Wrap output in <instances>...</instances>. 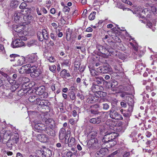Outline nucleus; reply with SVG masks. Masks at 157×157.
Listing matches in <instances>:
<instances>
[{
  "mask_svg": "<svg viewBox=\"0 0 157 157\" xmlns=\"http://www.w3.org/2000/svg\"><path fill=\"white\" fill-rule=\"evenodd\" d=\"M118 57L121 59L123 60L125 59L124 56L121 53H117V56Z\"/></svg>",
  "mask_w": 157,
  "mask_h": 157,
  "instance_id": "54",
  "label": "nucleus"
},
{
  "mask_svg": "<svg viewBox=\"0 0 157 157\" xmlns=\"http://www.w3.org/2000/svg\"><path fill=\"white\" fill-rule=\"evenodd\" d=\"M37 35L38 39L40 41H42L43 40H44V36H43V34H42L41 32H38Z\"/></svg>",
  "mask_w": 157,
  "mask_h": 157,
  "instance_id": "45",
  "label": "nucleus"
},
{
  "mask_svg": "<svg viewBox=\"0 0 157 157\" xmlns=\"http://www.w3.org/2000/svg\"><path fill=\"white\" fill-rule=\"evenodd\" d=\"M90 71L91 74L93 76H96L98 75L99 73H100V72H99L97 69V70H96L93 68H90Z\"/></svg>",
  "mask_w": 157,
  "mask_h": 157,
  "instance_id": "27",
  "label": "nucleus"
},
{
  "mask_svg": "<svg viewBox=\"0 0 157 157\" xmlns=\"http://www.w3.org/2000/svg\"><path fill=\"white\" fill-rule=\"evenodd\" d=\"M33 18V17L30 14L24 15L23 19L25 21H28L31 20Z\"/></svg>",
  "mask_w": 157,
  "mask_h": 157,
  "instance_id": "37",
  "label": "nucleus"
},
{
  "mask_svg": "<svg viewBox=\"0 0 157 157\" xmlns=\"http://www.w3.org/2000/svg\"><path fill=\"white\" fill-rule=\"evenodd\" d=\"M45 87L44 86L39 87L36 91V94L41 96L40 98H47L48 97V93L45 92Z\"/></svg>",
  "mask_w": 157,
  "mask_h": 157,
  "instance_id": "6",
  "label": "nucleus"
},
{
  "mask_svg": "<svg viewBox=\"0 0 157 157\" xmlns=\"http://www.w3.org/2000/svg\"><path fill=\"white\" fill-rule=\"evenodd\" d=\"M6 145L7 147L9 148L10 149L12 148L13 146H15V145L11 139L10 138L8 140V141L6 143Z\"/></svg>",
  "mask_w": 157,
  "mask_h": 157,
  "instance_id": "29",
  "label": "nucleus"
},
{
  "mask_svg": "<svg viewBox=\"0 0 157 157\" xmlns=\"http://www.w3.org/2000/svg\"><path fill=\"white\" fill-rule=\"evenodd\" d=\"M115 111V106L113 105L112 106L110 110L107 112V113L109 115L110 117L113 119L117 120L123 119V118L122 116Z\"/></svg>",
  "mask_w": 157,
  "mask_h": 157,
  "instance_id": "4",
  "label": "nucleus"
},
{
  "mask_svg": "<svg viewBox=\"0 0 157 157\" xmlns=\"http://www.w3.org/2000/svg\"><path fill=\"white\" fill-rule=\"evenodd\" d=\"M66 130L64 128H61L59 132V138L60 140H63L65 137L66 135Z\"/></svg>",
  "mask_w": 157,
  "mask_h": 157,
  "instance_id": "21",
  "label": "nucleus"
},
{
  "mask_svg": "<svg viewBox=\"0 0 157 157\" xmlns=\"http://www.w3.org/2000/svg\"><path fill=\"white\" fill-rule=\"evenodd\" d=\"M130 113L128 112V113H123V115L124 117H128L130 116Z\"/></svg>",
  "mask_w": 157,
  "mask_h": 157,
  "instance_id": "62",
  "label": "nucleus"
},
{
  "mask_svg": "<svg viewBox=\"0 0 157 157\" xmlns=\"http://www.w3.org/2000/svg\"><path fill=\"white\" fill-rule=\"evenodd\" d=\"M97 132L96 131H91L89 134L88 136L90 139H97L96 138L97 135Z\"/></svg>",
  "mask_w": 157,
  "mask_h": 157,
  "instance_id": "25",
  "label": "nucleus"
},
{
  "mask_svg": "<svg viewBox=\"0 0 157 157\" xmlns=\"http://www.w3.org/2000/svg\"><path fill=\"white\" fill-rule=\"evenodd\" d=\"M22 88L19 90L18 92V94L20 96H22L26 94V95L29 94L30 90H28L27 88H24L26 87V86L25 84H23L22 86Z\"/></svg>",
  "mask_w": 157,
  "mask_h": 157,
  "instance_id": "14",
  "label": "nucleus"
},
{
  "mask_svg": "<svg viewBox=\"0 0 157 157\" xmlns=\"http://www.w3.org/2000/svg\"><path fill=\"white\" fill-rule=\"evenodd\" d=\"M67 133L66 134V135L65 137V144H68L69 143V138L70 137V134L71 132L70 131H68Z\"/></svg>",
  "mask_w": 157,
  "mask_h": 157,
  "instance_id": "41",
  "label": "nucleus"
},
{
  "mask_svg": "<svg viewBox=\"0 0 157 157\" xmlns=\"http://www.w3.org/2000/svg\"><path fill=\"white\" fill-rule=\"evenodd\" d=\"M48 60L50 62H54L55 61V59L52 57H50L48 59Z\"/></svg>",
  "mask_w": 157,
  "mask_h": 157,
  "instance_id": "57",
  "label": "nucleus"
},
{
  "mask_svg": "<svg viewBox=\"0 0 157 157\" xmlns=\"http://www.w3.org/2000/svg\"><path fill=\"white\" fill-rule=\"evenodd\" d=\"M45 123L49 125V127L54 128L55 126V122L52 119L48 118L45 121Z\"/></svg>",
  "mask_w": 157,
  "mask_h": 157,
  "instance_id": "23",
  "label": "nucleus"
},
{
  "mask_svg": "<svg viewBox=\"0 0 157 157\" xmlns=\"http://www.w3.org/2000/svg\"><path fill=\"white\" fill-rule=\"evenodd\" d=\"M10 138L15 145V144H17L19 143V135L18 133H16L13 134L11 136Z\"/></svg>",
  "mask_w": 157,
  "mask_h": 157,
  "instance_id": "15",
  "label": "nucleus"
},
{
  "mask_svg": "<svg viewBox=\"0 0 157 157\" xmlns=\"http://www.w3.org/2000/svg\"><path fill=\"white\" fill-rule=\"evenodd\" d=\"M97 70L101 73H106L111 72L112 68L110 65L107 64L103 67H99L97 68Z\"/></svg>",
  "mask_w": 157,
  "mask_h": 157,
  "instance_id": "8",
  "label": "nucleus"
},
{
  "mask_svg": "<svg viewBox=\"0 0 157 157\" xmlns=\"http://www.w3.org/2000/svg\"><path fill=\"white\" fill-rule=\"evenodd\" d=\"M73 155V153L71 151H69L66 154L67 157H71Z\"/></svg>",
  "mask_w": 157,
  "mask_h": 157,
  "instance_id": "58",
  "label": "nucleus"
},
{
  "mask_svg": "<svg viewBox=\"0 0 157 157\" xmlns=\"http://www.w3.org/2000/svg\"><path fill=\"white\" fill-rule=\"evenodd\" d=\"M69 96L72 100H74L75 98V93L73 91H71L69 93Z\"/></svg>",
  "mask_w": 157,
  "mask_h": 157,
  "instance_id": "50",
  "label": "nucleus"
},
{
  "mask_svg": "<svg viewBox=\"0 0 157 157\" xmlns=\"http://www.w3.org/2000/svg\"><path fill=\"white\" fill-rule=\"evenodd\" d=\"M125 9H127V10L128 11H130V12H128L127 13V14L128 16L129 17H132V15H133L134 14V13L132 10L128 8H125L123 9V10H124Z\"/></svg>",
  "mask_w": 157,
  "mask_h": 157,
  "instance_id": "48",
  "label": "nucleus"
},
{
  "mask_svg": "<svg viewBox=\"0 0 157 157\" xmlns=\"http://www.w3.org/2000/svg\"><path fill=\"white\" fill-rule=\"evenodd\" d=\"M24 27L22 25H20L14 28V31L17 33V35L20 37H22L24 34Z\"/></svg>",
  "mask_w": 157,
  "mask_h": 157,
  "instance_id": "10",
  "label": "nucleus"
},
{
  "mask_svg": "<svg viewBox=\"0 0 157 157\" xmlns=\"http://www.w3.org/2000/svg\"><path fill=\"white\" fill-rule=\"evenodd\" d=\"M27 58L28 62L29 63H32L36 62L38 59L36 53H32L28 56Z\"/></svg>",
  "mask_w": 157,
  "mask_h": 157,
  "instance_id": "12",
  "label": "nucleus"
},
{
  "mask_svg": "<svg viewBox=\"0 0 157 157\" xmlns=\"http://www.w3.org/2000/svg\"><path fill=\"white\" fill-rule=\"evenodd\" d=\"M10 58L13 59H10L11 62L14 61L13 66L15 67L21 66L25 63V58L22 56H20L17 54H12L10 55Z\"/></svg>",
  "mask_w": 157,
  "mask_h": 157,
  "instance_id": "2",
  "label": "nucleus"
},
{
  "mask_svg": "<svg viewBox=\"0 0 157 157\" xmlns=\"http://www.w3.org/2000/svg\"><path fill=\"white\" fill-rule=\"evenodd\" d=\"M107 51H108V54L106 55L107 56H117V53L112 48L108 49V48H107Z\"/></svg>",
  "mask_w": 157,
  "mask_h": 157,
  "instance_id": "24",
  "label": "nucleus"
},
{
  "mask_svg": "<svg viewBox=\"0 0 157 157\" xmlns=\"http://www.w3.org/2000/svg\"><path fill=\"white\" fill-rule=\"evenodd\" d=\"M122 157H129L131 155V152L130 151L126 150H124L121 153Z\"/></svg>",
  "mask_w": 157,
  "mask_h": 157,
  "instance_id": "38",
  "label": "nucleus"
},
{
  "mask_svg": "<svg viewBox=\"0 0 157 157\" xmlns=\"http://www.w3.org/2000/svg\"><path fill=\"white\" fill-rule=\"evenodd\" d=\"M31 65L30 64H27L22 67H30L28 69H25V72L26 73H34V76L37 77L38 76L41 74V72L40 69H37V67L35 66H33L30 67Z\"/></svg>",
  "mask_w": 157,
  "mask_h": 157,
  "instance_id": "3",
  "label": "nucleus"
},
{
  "mask_svg": "<svg viewBox=\"0 0 157 157\" xmlns=\"http://www.w3.org/2000/svg\"><path fill=\"white\" fill-rule=\"evenodd\" d=\"M11 135L12 133L10 132H6L4 133L2 139V143L3 144L6 143L8 141V140L10 138Z\"/></svg>",
  "mask_w": 157,
  "mask_h": 157,
  "instance_id": "16",
  "label": "nucleus"
},
{
  "mask_svg": "<svg viewBox=\"0 0 157 157\" xmlns=\"http://www.w3.org/2000/svg\"><path fill=\"white\" fill-rule=\"evenodd\" d=\"M91 108L94 109H97L98 108H99V106L98 105H94L91 106Z\"/></svg>",
  "mask_w": 157,
  "mask_h": 157,
  "instance_id": "60",
  "label": "nucleus"
},
{
  "mask_svg": "<svg viewBox=\"0 0 157 157\" xmlns=\"http://www.w3.org/2000/svg\"><path fill=\"white\" fill-rule=\"evenodd\" d=\"M146 25L148 27V28L151 29H152V31L154 32V27H153L152 25V24L151 22L149 21H147V22Z\"/></svg>",
  "mask_w": 157,
  "mask_h": 157,
  "instance_id": "49",
  "label": "nucleus"
},
{
  "mask_svg": "<svg viewBox=\"0 0 157 157\" xmlns=\"http://www.w3.org/2000/svg\"><path fill=\"white\" fill-rule=\"evenodd\" d=\"M130 94L129 93L126 92H123L121 95V96L122 97H124L126 96L127 95H128Z\"/></svg>",
  "mask_w": 157,
  "mask_h": 157,
  "instance_id": "59",
  "label": "nucleus"
},
{
  "mask_svg": "<svg viewBox=\"0 0 157 157\" xmlns=\"http://www.w3.org/2000/svg\"><path fill=\"white\" fill-rule=\"evenodd\" d=\"M14 20L16 22H19L20 20L23 19V14L21 13H16L14 14Z\"/></svg>",
  "mask_w": 157,
  "mask_h": 157,
  "instance_id": "18",
  "label": "nucleus"
},
{
  "mask_svg": "<svg viewBox=\"0 0 157 157\" xmlns=\"http://www.w3.org/2000/svg\"><path fill=\"white\" fill-rule=\"evenodd\" d=\"M127 103L128 105H134V101L132 98L129 97H128Z\"/></svg>",
  "mask_w": 157,
  "mask_h": 157,
  "instance_id": "42",
  "label": "nucleus"
},
{
  "mask_svg": "<svg viewBox=\"0 0 157 157\" xmlns=\"http://www.w3.org/2000/svg\"><path fill=\"white\" fill-rule=\"evenodd\" d=\"M90 122L93 124H99V121H98L97 117L92 118L90 119Z\"/></svg>",
  "mask_w": 157,
  "mask_h": 157,
  "instance_id": "43",
  "label": "nucleus"
},
{
  "mask_svg": "<svg viewBox=\"0 0 157 157\" xmlns=\"http://www.w3.org/2000/svg\"><path fill=\"white\" fill-rule=\"evenodd\" d=\"M145 135L147 137L149 138L151 136L152 134L151 132L147 131L145 133Z\"/></svg>",
  "mask_w": 157,
  "mask_h": 157,
  "instance_id": "61",
  "label": "nucleus"
},
{
  "mask_svg": "<svg viewBox=\"0 0 157 157\" xmlns=\"http://www.w3.org/2000/svg\"><path fill=\"white\" fill-rule=\"evenodd\" d=\"M123 89L125 91H128L130 90V86H124Z\"/></svg>",
  "mask_w": 157,
  "mask_h": 157,
  "instance_id": "63",
  "label": "nucleus"
},
{
  "mask_svg": "<svg viewBox=\"0 0 157 157\" xmlns=\"http://www.w3.org/2000/svg\"><path fill=\"white\" fill-rule=\"evenodd\" d=\"M37 138L40 142L44 143L47 140V137L44 134H38L37 136Z\"/></svg>",
  "mask_w": 157,
  "mask_h": 157,
  "instance_id": "22",
  "label": "nucleus"
},
{
  "mask_svg": "<svg viewBox=\"0 0 157 157\" xmlns=\"http://www.w3.org/2000/svg\"><path fill=\"white\" fill-rule=\"evenodd\" d=\"M107 47L108 45L107 44H105L103 46L98 44L96 45V47L99 52L105 55L108 54V51H107Z\"/></svg>",
  "mask_w": 157,
  "mask_h": 157,
  "instance_id": "11",
  "label": "nucleus"
},
{
  "mask_svg": "<svg viewBox=\"0 0 157 157\" xmlns=\"http://www.w3.org/2000/svg\"><path fill=\"white\" fill-rule=\"evenodd\" d=\"M27 6L25 2H22L19 6V8L21 9H24Z\"/></svg>",
  "mask_w": 157,
  "mask_h": 157,
  "instance_id": "53",
  "label": "nucleus"
},
{
  "mask_svg": "<svg viewBox=\"0 0 157 157\" xmlns=\"http://www.w3.org/2000/svg\"><path fill=\"white\" fill-rule=\"evenodd\" d=\"M129 107L128 109L127 112L130 113L132 111L134 105H129Z\"/></svg>",
  "mask_w": 157,
  "mask_h": 157,
  "instance_id": "56",
  "label": "nucleus"
},
{
  "mask_svg": "<svg viewBox=\"0 0 157 157\" xmlns=\"http://www.w3.org/2000/svg\"><path fill=\"white\" fill-rule=\"evenodd\" d=\"M88 144L90 149H98L101 147V144L98 139H90L88 142Z\"/></svg>",
  "mask_w": 157,
  "mask_h": 157,
  "instance_id": "5",
  "label": "nucleus"
},
{
  "mask_svg": "<svg viewBox=\"0 0 157 157\" xmlns=\"http://www.w3.org/2000/svg\"><path fill=\"white\" fill-rule=\"evenodd\" d=\"M41 33L43 34L44 40H48V35L47 30L44 29H43Z\"/></svg>",
  "mask_w": 157,
  "mask_h": 157,
  "instance_id": "33",
  "label": "nucleus"
},
{
  "mask_svg": "<svg viewBox=\"0 0 157 157\" xmlns=\"http://www.w3.org/2000/svg\"><path fill=\"white\" fill-rule=\"evenodd\" d=\"M41 98L39 97L38 99L37 100L36 103L38 105L39 107L45 109L46 107H48L50 104V102L47 100L42 99Z\"/></svg>",
  "mask_w": 157,
  "mask_h": 157,
  "instance_id": "7",
  "label": "nucleus"
},
{
  "mask_svg": "<svg viewBox=\"0 0 157 157\" xmlns=\"http://www.w3.org/2000/svg\"><path fill=\"white\" fill-rule=\"evenodd\" d=\"M103 87L98 85L93 84L91 87L92 91L94 92L97 93L100 90H102Z\"/></svg>",
  "mask_w": 157,
  "mask_h": 157,
  "instance_id": "17",
  "label": "nucleus"
},
{
  "mask_svg": "<svg viewBox=\"0 0 157 157\" xmlns=\"http://www.w3.org/2000/svg\"><path fill=\"white\" fill-rule=\"evenodd\" d=\"M49 70L53 73L55 72L56 67L55 65H52L49 66Z\"/></svg>",
  "mask_w": 157,
  "mask_h": 157,
  "instance_id": "52",
  "label": "nucleus"
},
{
  "mask_svg": "<svg viewBox=\"0 0 157 157\" xmlns=\"http://www.w3.org/2000/svg\"><path fill=\"white\" fill-rule=\"evenodd\" d=\"M19 4V2L16 0L12 1L10 3V6L13 8H16Z\"/></svg>",
  "mask_w": 157,
  "mask_h": 157,
  "instance_id": "32",
  "label": "nucleus"
},
{
  "mask_svg": "<svg viewBox=\"0 0 157 157\" xmlns=\"http://www.w3.org/2000/svg\"><path fill=\"white\" fill-rule=\"evenodd\" d=\"M107 149L105 148H102L99 151H97L96 154V156L98 157H102L106 153Z\"/></svg>",
  "mask_w": 157,
  "mask_h": 157,
  "instance_id": "19",
  "label": "nucleus"
},
{
  "mask_svg": "<svg viewBox=\"0 0 157 157\" xmlns=\"http://www.w3.org/2000/svg\"><path fill=\"white\" fill-rule=\"evenodd\" d=\"M90 112L91 114H98V111L97 109H94L92 108L90 110Z\"/></svg>",
  "mask_w": 157,
  "mask_h": 157,
  "instance_id": "55",
  "label": "nucleus"
},
{
  "mask_svg": "<svg viewBox=\"0 0 157 157\" xmlns=\"http://www.w3.org/2000/svg\"><path fill=\"white\" fill-rule=\"evenodd\" d=\"M118 82L115 80H113L111 82L110 84V87L113 89L117 88L118 87Z\"/></svg>",
  "mask_w": 157,
  "mask_h": 157,
  "instance_id": "36",
  "label": "nucleus"
},
{
  "mask_svg": "<svg viewBox=\"0 0 157 157\" xmlns=\"http://www.w3.org/2000/svg\"><path fill=\"white\" fill-rule=\"evenodd\" d=\"M96 79L97 80L93 84H97V85L101 84L104 80L103 78L102 77H97Z\"/></svg>",
  "mask_w": 157,
  "mask_h": 157,
  "instance_id": "35",
  "label": "nucleus"
},
{
  "mask_svg": "<svg viewBox=\"0 0 157 157\" xmlns=\"http://www.w3.org/2000/svg\"><path fill=\"white\" fill-rule=\"evenodd\" d=\"M33 155L36 157H44V152L41 150H37L36 151L35 155Z\"/></svg>",
  "mask_w": 157,
  "mask_h": 157,
  "instance_id": "31",
  "label": "nucleus"
},
{
  "mask_svg": "<svg viewBox=\"0 0 157 157\" xmlns=\"http://www.w3.org/2000/svg\"><path fill=\"white\" fill-rule=\"evenodd\" d=\"M50 11L51 13L53 14H54L56 13V10L54 8H52L51 9Z\"/></svg>",
  "mask_w": 157,
  "mask_h": 157,
  "instance_id": "64",
  "label": "nucleus"
},
{
  "mask_svg": "<svg viewBox=\"0 0 157 157\" xmlns=\"http://www.w3.org/2000/svg\"><path fill=\"white\" fill-rule=\"evenodd\" d=\"M70 9L67 6H64L62 9V11L66 14H68L70 11Z\"/></svg>",
  "mask_w": 157,
  "mask_h": 157,
  "instance_id": "39",
  "label": "nucleus"
},
{
  "mask_svg": "<svg viewBox=\"0 0 157 157\" xmlns=\"http://www.w3.org/2000/svg\"><path fill=\"white\" fill-rule=\"evenodd\" d=\"M60 76L63 78H65L66 77H69L70 75L69 73H67V71L65 69L63 70L60 73Z\"/></svg>",
  "mask_w": 157,
  "mask_h": 157,
  "instance_id": "26",
  "label": "nucleus"
},
{
  "mask_svg": "<svg viewBox=\"0 0 157 157\" xmlns=\"http://www.w3.org/2000/svg\"><path fill=\"white\" fill-rule=\"evenodd\" d=\"M103 109L104 110H107L110 107V103H104L102 104Z\"/></svg>",
  "mask_w": 157,
  "mask_h": 157,
  "instance_id": "44",
  "label": "nucleus"
},
{
  "mask_svg": "<svg viewBox=\"0 0 157 157\" xmlns=\"http://www.w3.org/2000/svg\"><path fill=\"white\" fill-rule=\"evenodd\" d=\"M36 95L32 96L29 98V100L30 102H35L36 103L37 100L38 99Z\"/></svg>",
  "mask_w": 157,
  "mask_h": 157,
  "instance_id": "34",
  "label": "nucleus"
},
{
  "mask_svg": "<svg viewBox=\"0 0 157 157\" xmlns=\"http://www.w3.org/2000/svg\"><path fill=\"white\" fill-rule=\"evenodd\" d=\"M5 92L6 93V98H11L12 97L13 94L11 93V90L10 89H6Z\"/></svg>",
  "mask_w": 157,
  "mask_h": 157,
  "instance_id": "30",
  "label": "nucleus"
},
{
  "mask_svg": "<svg viewBox=\"0 0 157 157\" xmlns=\"http://www.w3.org/2000/svg\"><path fill=\"white\" fill-rule=\"evenodd\" d=\"M34 128L38 130H44L45 128V125L39 121H35L34 122Z\"/></svg>",
  "mask_w": 157,
  "mask_h": 157,
  "instance_id": "13",
  "label": "nucleus"
},
{
  "mask_svg": "<svg viewBox=\"0 0 157 157\" xmlns=\"http://www.w3.org/2000/svg\"><path fill=\"white\" fill-rule=\"evenodd\" d=\"M45 128L44 131L48 134L52 136H54L55 135V132L52 129L53 128L49 127H47L45 126Z\"/></svg>",
  "mask_w": 157,
  "mask_h": 157,
  "instance_id": "20",
  "label": "nucleus"
},
{
  "mask_svg": "<svg viewBox=\"0 0 157 157\" xmlns=\"http://www.w3.org/2000/svg\"><path fill=\"white\" fill-rule=\"evenodd\" d=\"M24 45V43L21 40L17 39L12 42L11 45L12 47L15 48L22 47Z\"/></svg>",
  "mask_w": 157,
  "mask_h": 157,
  "instance_id": "9",
  "label": "nucleus"
},
{
  "mask_svg": "<svg viewBox=\"0 0 157 157\" xmlns=\"http://www.w3.org/2000/svg\"><path fill=\"white\" fill-rule=\"evenodd\" d=\"M96 14V12L95 11L92 12L91 13H90L88 17L89 19L91 21L94 20L95 17V16Z\"/></svg>",
  "mask_w": 157,
  "mask_h": 157,
  "instance_id": "40",
  "label": "nucleus"
},
{
  "mask_svg": "<svg viewBox=\"0 0 157 157\" xmlns=\"http://www.w3.org/2000/svg\"><path fill=\"white\" fill-rule=\"evenodd\" d=\"M50 37L53 40H55L57 38V34L54 33H51L50 34Z\"/></svg>",
  "mask_w": 157,
  "mask_h": 157,
  "instance_id": "51",
  "label": "nucleus"
},
{
  "mask_svg": "<svg viewBox=\"0 0 157 157\" xmlns=\"http://www.w3.org/2000/svg\"><path fill=\"white\" fill-rule=\"evenodd\" d=\"M75 142V139L73 137H71L69 141L68 146L69 147H71L74 144Z\"/></svg>",
  "mask_w": 157,
  "mask_h": 157,
  "instance_id": "46",
  "label": "nucleus"
},
{
  "mask_svg": "<svg viewBox=\"0 0 157 157\" xmlns=\"http://www.w3.org/2000/svg\"><path fill=\"white\" fill-rule=\"evenodd\" d=\"M102 90H100L97 93V96L98 97V98L100 99H102V98L106 96V93L105 92L101 91Z\"/></svg>",
  "mask_w": 157,
  "mask_h": 157,
  "instance_id": "28",
  "label": "nucleus"
},
{
  "mask_svg": "<svg viewBox=\"0 0 157 157\" xmlns=\"http://www.w3.org/2000/svg\"><path fill=\"white\" fill-rule=\"evenodd\" d=\"M105 112H102L101 113L100 116L97 117L98 121H99V123L103 121V117L104 116Z\"/></svg>",
  "mask_w": 157,
  "mask_h": 157,
  "instance_id": "47",
  "label": "nucleus"
},
{
  "mask_svg": "<svg viewBox=\"0 0 157 157\" xmlns=\"http://www.w3.org/2000/svg\"><path fill=\"white\" fill-rule=\"evenodd\" d=\"M118 136L117 133L112 132L105 135L102 139V142L105 143H109L111 146H114L117 142L114 140Z\"/></svg>",
  "mask_w": 157,
  "mask_h": 157,
  "instance_id": "1",
  "label": "nucleus"
}]
</instances>
